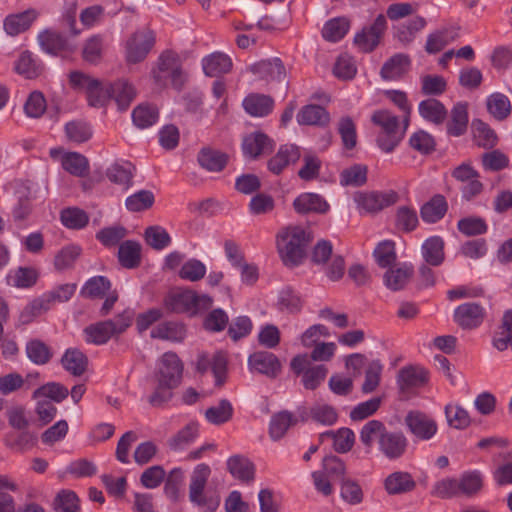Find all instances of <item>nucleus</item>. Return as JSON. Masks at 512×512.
<instances>
[{
	"label": "nucleus",
	"instance_id": "obj_31",
	"mask_svg": "<svg viewBox=\"0 0 512 512\" xmlns=\"http://www.w3.org/2000/svg\"><path fill=\"white\" fill-rule=\"evenodd\" d=\"M486 108L488 113L497 121L506 120L512 110L509 98L500 92L492 93L487 97Z\"/></svg>",
	"mask_w": 512,
	"mask_h": 512
},
{
	"label": "nucleus",
	"instance_id": "obj_27",
	"mask_svg": "<svg viewBox=\"0 0 512 512\" xmlns=\"http://www.w3.org/2000/svg\"><path fill=\"white\" fill-rule=\"evenodd\" d=\"M61 364L73 376H81L88 366L87 356L78 348H69L61 358Z\"/></svg>",
	"mask_w": 512,
	"mask_h": 512
},
{
	"label": "nucleus",
	"instance_id": "obj_64",
	"mask_svg": "<svg viewBox=\"0 0 512 512\" xmlns=\"http://www.w3.org/2000/svg\"><path fill=\"white\" fill-rule=\"evenodd\" d=\"M154 195L149 190H140L137 193L129 196L125 205L129 211L140 212L149 209L154 204Z\"/></svg>",
	"mask_w": 512,
	"mask_h": 512
},
{
	"label": "nucleus",
	"instance_id": "obj_61",
	"mask_svg": "<svg viewBox=\"0 0 512 512\" xmlns=\"http://www.w3.org/2000/svg\"><path fill=\"white\" fill-rule=\"evenodd\" d=\"M373 255L380 267L386 268L391 266L397 259L394 242L390 240L380 242L376 246Z\"/></svg>",
	"mask_w": 512,
	"mask_h": 512
},
{
	"label": "nucleus",
	"instance_id": "obj_58",
	"mask_svg": "<svg viewBox=\"0 0 512 512\" xmlns=\"http://www.w3.org/2000/svg\"><path fill=\"white\" fill-rule=\"evenodd\" d=\"M54 508L58 512H79V498L74 491L61 490L54 499Z\"/></svg>",
	"mask_w": 512,
	"mask_h": 512
},
{
	"label": "nucleus",
	"instance_id": "obj_19",
	"mask_svg": "<svg viewBox=\"0 0 512 512\" xmlns=\"http://www.w3.org/2000/svg\"><path fill=\"white\" fill-rule=\"evenodd\" d=\"M242 149L245 156L256 159L262 154L272 151V140L262 132H254L243 139Z\"/></svg>",
	"mask_w": 512,
	"mask_h": 512
},
{
	"label": "nucleus",
	"instance_id": "obj_50",
	"mask_svg": "<svg viewBox=\"0 0 512 512\" xmlns=\"http://www.w3.org/2000/svg\"><path fill=\"white\" fill-rule=\"evenodd\" d=\"M199 430L198 423L190 422L173 437L168 440V446L172 450L183 449L186 445L191 443L197 436Z\"/></svg>",
	"mask_w": 512,
	"mask_h": 512
},
{
	"label": "nucleus",
	"instance_id": "obj_23",
	"mask_svg": "<svg viewBox=\"0 0 512 512\" xmlns=\"http://www.w3.org/2000/svg\"><path fill=\"white\" fill-rule=\"evenodd\" d=\"M468 127V105L458 102L453 106L449 114L446 128L451 136L458 137L467 131Z\"/></svg>",
	"mask_w": 512,
	"mask_h": 512
},
{
	"label": "nucleus",
	"instance_id": "obj_13",
	"mask_svg": "<svg viewBox=\"0 0 512 512\" xmlns=\"http://www.w3.org/2000/svg\"><path fill=\"white\" fill-rule=\"evenodd\" d=\"M397 194L393 191L387 193H379V192H368V193H359L355 197V201L358 204V207L363 209L367 213H377L388 207L393 205L397 201Z\"/></svg>",
	"mask_w": 512,
	"mask_h": 512
},
{
	"label": "nucleus",
	"instance_id": "obj_15",
	"mask_svg": "<svg viewBox=\"0 0 512 512\" xmlns=\"http://www.w3.org/2000/svg\"><path fill=\"white\" fill-rule=\"evenodd\" d=\"M248 364L251 370L271 378L276 377L281 370L279 359L273 353L267 351H259L250 355Z\"/></svg>",
	"mask_w": 512,
	"mask_h": 512
},
{
	"label": "nucleus",
	"instance_id": "obj_55",
	"mask_svg": "<svg viewBox=\"0 0 512 512\" xmlns=\"http://www.w3.org/2000/svg\"><path fill=\"white\" fill-rule=\"evenodd\" d=\"M349 29V22L345 18H334L329 20L322 29V36L325 40L336 42L342 39Z\"/></svg>",
	"mask_w": 512,
	"mask_h": 512
},
{
	"label": "nucleus",
	"instance_id": "obj_41",
	"mask_svg": "<svg viewBox=\"0 0 512 512\" xmlns=\"http://www.w3.org/2000/svg\"><path fill=\"white\" fill-rule=\"evenodd\" d=\"M42 70L43 67L36 62L28 50L23 51L15 62V71L26 79L37 78Z\"/></svg>",
	"mask_w": 512,
	"mask_h": 512
},
{
	"label": "nucleus",
	"instance_id": "obj_51",
	"mask_svg": "<svg viewBox=\"0 0 512 512\" xmlns=\"http://www.w3.org/2000/svg\"><path fill=\"white\" fill-rule=\"evenodd\" d=\"M111 288V282L104 276L90 278L81 290V295L86 298H102Z\"/></svg>",
	"mask_w": 512,
	"mask_h": 512
},
{
	"label": "nucleus",
	"instance_id": "obj_42",
	"mask_svg": "<svg viewBox=\"0 0 512 512\" xmlns=\"http://www.w3.org/2000/svg\"><path fill=\"white\" fill-rule=\"evenodd\" d=\"M297 423V418L288 411H281L272 416L270 422V436L273 440L281 439L289 427Z\"/></svg>",
	"mask_w": 512,
	"mask_h": 512
},
{
	"label": "nucleus",
	"instance_id": "obj_12",
	"mask_svg": "<svg viewBox=\"0 0 512 512\" xmlns=\"http://www.w3.org/2000/svg\"><path fill=\"white\" fill-rule=\"evenodd\" d=\"M38 16L39 13L34 8L9 14L3 20V29L7 35L15 37L28 31Z\"/></svg>",
	"mask_w": 512,
	"mask_h": 512
},
{
	"label": "nucleus",
	"instance_id": "obj_29",
	"mask_svg": "<svg viewBox=\"0 0 512 512\" xmlns=\"http://www.w3.org/2000/svg\"><path fill=\"white\" fill-rule=\"evenodd\" d=\"M274 106V100L264 94H250L243 101L245 111L255 117L268 115Z\"/></svg>",
	"mask_w": 512,
	"mask_h": 512
},
{
	"label": "nucleus",
	"instance_id": "obj_24",
	"mask_svg": "<svg viewBox=\"0 0 512 512\" xmlns=\"http://www.w3.org/2000/svg\"><path fill=\"white\" fill-rule=\"evenodd\" d=\"M416 482L408 472L396 471L386 477L384 487L389 495L403 494L412 491Z\"/></svg>",
	"mask_w": 512,
	"mask_h": 512
},
{
	"label": "nucleus",
	"instance_id": "obj_60",
	"mask_svg": "<svg viewBox=\"0 0 512 512\" xmlns=\"http://www.w3.org/2000/svg\"><path fill=\"white\" fill-rule=\"evenodd\" d=\"M158 109L152 105H139L133 110L132 118L134 124L139 128H147L158 119Z\"/></svg>",
	"mask_w": 512,
	"mask_h": 512
},
{
	"label": "nucleus",
	"instance_id": "obj_44",
	"mask_svg": "<svg viewBox=\"0 0 512 512\" xmlns=\"http://www.w3.org/2000/svg\"><path fill=\"white\" fill-rule=\"evenodd\" d=\"M196 294L192 291H184L173 294L166 300V306L169 310L177 313L188 312L194 314V304Z\"/></svg>",
	"mask_w": 512,
	"mask_h": 512
},
{
	"label": "nucleus",
	"instance_id": "obj_9",
	"mask_svg": "<svg viewBox=\"0 0 512 512\" xmlns=\"http://www.w3.org/2000/svg\"><path fill=\"white\" fill-rule=\"evenodd\" d=\"M485 317V308L474 302L459 305L454 311V321L465 330H472L479 327Z\"/></svg>",
	"mask_w": 512,
	"mask_h": 512
},
{
	"label": "nucleus",
	"instance_id": "obj_16",
	"mask_svg": "<svg viewBox=\"0 0 512 512\" xmlns=\"http://www.w3.org/2000/svg\"><path fill=\"white\" fill-rule=\"evenodd\" d=\"M301 157L300 148L295 144L282 145L277 153L268 161V169L279 175L287 166L295 164Z\"/></svg>",
	"mask_w": 512,
	"mask_h": 512
},
{
	"label": "nucleus",
	"instance_id": "obj_22",
	"mask_svg": "<svg viewBox=\"0 0 512 512\" xmlns=\"http://www.w3.org/2000/svg\"><path fill=\"white\" fill-rule=\"evenodd\" d=\"M293 207L299 214H308L311 212L324 214L330 206L327 201L315 193H303L293 202Z\"/></svg>",
	"mask_w": 512,
	"mask_h": 512
},
{
	"label": "nucleus",
	"instance_id": "obj_3",
	"mask_svg": "<svg viewBox=\"0 0 512 512\" xmlns=\"http://www.w3.org/2000/svg\"><path fill=\"white\" fill-rule=\"evenodd\" d=\"M134 317L132 310L126 309L113 319L100 321L85 328L87 341L96 345L107 343L112 337L122 334L131 325Z\"/></svg>",
	"mask_w": 512,
	"mask_h": 512
},
{
	"label": "nucleus",
	"instance_id": "obj_49",
	"mask_svg": "<svg viewBox=\"0 0 512 512\" xmlns=\"http://www.w3.org/2000/svg\"><path fill=\"white\" fill-rule=\"evenodd\" d=\"M367 181V167L361 164H354L340 173V184L342 186L359 187Z\"/></svg>",
	"mask_w": 512,
	"mask_h": 512
},
{
	"label": "nucleus",
	"instance_id": "obj_52",
	"mask_svg": "<svg viewBox=\"0 0 512 512\" xmlns=\"http://www.w3.org/2000/svg\"><path fill=\"white\" fill-rule=\"evenodd\" d=\"M426 25V21L422 17H414L407 23L402 24L398 27L396 32V38L404 45L410 44L416 34L422 30Z\"/></svg>",
	"mask_w": 512,
	"mask_h": 512
},
{
	"label": "nucleus",
	"instance_id": "obj_38",
	"mask_svg": "<svg viewBox=\"0 0 512 512\" xmlns=\"http://www.w3.org/2000/svg\"><path fill=\"white\" fill-rule=\"evenodd\" d=\"M136 95L134 87L126 80L110 84V98H113L120 110H125Z\"/></svg>",
	"mask_w": 512,
	"mask_h": 512
},
{
	"label": "nucleus",
	"instance_id": "obj_39",
	"mask_svg": "<svg viewBox=\"0 0 512 512\" xmlns=\"http://www.w3.org/2000/svg\"><path fill=\"white\" fill-rule=\"evenodd\" d=\"M134 171L135 167L131 163H115L107 169L106 175L111 182L128 189L132 185Z\"/></svg>",
	"mask_w": 512,
	"mask_h": 512
},
{
	"label": "nucleus",
	"instance_id": "obj_5",
	"mask_svg": "<svg viewBox=\"0 0 512 512\" xmlns=\"http://www.w3.org/2000/svg\"><path fill=\"white\" fill-rule=\"evenodd\" d=\"M152 73L155 83L160 87L165 86L170 79L172 85L180 89L185 81L178 56L171 51H165L160 55Z\"/></svg>",
	"mask_w": 512,
	"mask_h": 512
},
{
	"label": "nucleus",
	"instance_id": "obj_4",
	"mask_svg": "<svg viewBox=\"0 0 512 512\" xmlns=\"http://www.w3.org/2000/svg\"><path fill=\"white\" fill-rule=\"evenodd\" d=\"M371 122L380 128L377 144L386 153L392 152L403 138L399 128V119L390 111L379 109L371 115Z\"/></svg>",
	"mask_w": 512,
	"mask_h": 512
},
{
	"label": "nucleus",
	"instance_id": "obj_54",
	"mask_svg": "<svg viewBox=\"0 0 512 512\" xmlns=\"http://www.w3.org/2000/svg\"><path fill=\"white\" fill-rule=\"evenodd\" d=\"M81 254V248L77 245H68L62 248L54 257V267L58 271H64L73 267Z\"/></svg>",
	"mask_w": 512,
	"mask_h": 512
},
{
	"label": "nucleus",
	"instance_id": "obj_2",
	"mask_svg": "<svg viewBox=\"0 0 512 512\" xmlns=\"http://www.w3.org/2000/svg\"><path fill=\"white\" fill-rule=\"evenodd\" d=\"M311 241L309 233L300 226L282 228L276 236L277 250L283 263L294 267L306 257V247Z\"/></svg>",
	"mask_w": 512,
	"mask_h": 512
},
{
	"label": "nucleus",
	"instance_id": "obj_43",
	"mask_svg": "<svg viewBox=\"0 0 512 512\" xmlns=\"http://www.w3.org/2000/svg\"><path fill=\"white\" fill-rule=\"evenodd\" d=\"M62 167L64 170L77 177H84L89 171L87 158L77 152L65 153L62 157Z\"/></svg>",
	"mask_w": 512,
	"mask_h": 512
},
{
	"label": "nucleus",
	"instance_id": "obj_11",
	"mask_svg": "<svg viewBox=\"0 0 512 512\" xmlns=\"http://www.w3.org/2000/svg\"><path fill=\"white\" fill-rule=\"evenodd\" d=\"M252 74L261 80L270 82H284L286 70L279 58H271L258 61L249 67Z\"/></svg>",
	"mask_w": 512,
	"mask_h": 512
},
{
	"label": "nucleus",
	"instance_id": "obj_37",
	"mask_svg": "<svg viewBox=\"0 0 512 512\" xmlns=\"http://www.w3.org/2000/svg\"><path fill=\"white\" fill-rule=\"evenodd\" d=\"M301 125H325L329 122L328 112L319 105L309 104L301 108L297 114Z\"/></svg>",
	"mask_w": 512,
	"mask_h": 512
},
{
	"label": "nucleus",
	"instance_id": "obj_14",
	"mask_svg": "<svg viewBox=\"0 0 512 512\" xmlns=\"http://www.w3.org/2000/svg\"><path fill=\"white\" fill-rule=\"evenodd\" d=\"M210 467L206 464H199L193 470L189 485V500L198 505L205 506L207 498L205 495V487L210 476Z\"/></svg>",
	"mask_w": 512,
	"mask_h": 512
},
{
	"label": "nucleus",
	"instance_id": "obj_28",
	"mask_svg": "<svg viewBox=\"0 0 512 512\" xmlns=\"http://www.w3.org/2000/svg\"><path fill=\"white\" fill-rule=\"evenodd\" d=\"M202 66L207 76L216 77L231 70L232 60L222 52H214L203 59Z\"/></svg>",
	"mask_w": 512,
	"mask_h": 512
},
{
	"label": "nucleus",
	"instance_id": "obj_46",
	"mask_svg": "<svg viewBox=\"0 0 512 512\" xmlns=\"http://www.w3.org/2000/svg\"><path fill=\"white\" fill-rule=\"evenodd\" d=\"M204 415L210 424L222 425L232 419L233 407L228 400L222 399L217 405L206 409Z\"/></svg>",
	"mask_w": 512,
	"mask_h": 512
},
{
	"label": "nucleus",
	"instance_id": "obj_35",
	"mask_svg": "<svg viewBox=\"0 0 512 512\" xmlns=\"http://www.w3.org/2000/svg\"><path fill=\"white\" fill-rule=\"evenodd\" d=\"M185 327L177 322H164L151 330V337L172 342H181L185 338Z\"/></svg>",
	"mask_w": 512,
	"mask_h": 512
},
{
	"label": "nucleus",
	"instance_id": "obj_21",
	"mask_svg": "<svg viewBox=\"0 0 512 512\" xmlns=\"http://www.w3.org/2000/svg\"><path fill=\"white\" fill-rule=\"evenodd\" d=\"M444 246V240L439 236L427 238L420 248L423 263L434 267L440 266L445 260Z\"/></svg>",
	"mask_w": 512,
	"mask_h": 512
},
{
	"label": "nucleus",
	"instance_id": "obj_45",
	"mask_svg": "<svg viewBox=\"0 0 512 512\" xmlns=\"http://www.w3.org/2000/svg\"><path fill=\"white\" fill-rule=\"evenodd\" d=\"M69 395V390L57 382H49L37 388L32 395L35 400L44 398L46 400L62 402Z\"/></svg>",
	"mask_w": 512,
	"mask_h": 512
},
{
	"label": "nucleus",
	"instance_id": "obj_47",
	"mask_svg": "<svg viewBox=\"0 0 512 512\" xmlns=\"http://www.w3.org/2000/svg\"><path fill=\"white\" fill-rule=\"evenodd\" d=\"M38 39L42 49L52 55H57L67 47L66 38L55 31L45 30Z\"/></svg>",
	"mask_w": 512,
	"mask_h": 512
},
{
	"label": "nucleus",
	"instance_id": "obj_18",
	"mask_svg": "<svg viewBox=\"0 0 512 512\" xmlns=\"http://www.w3.org/2000/svg\"><path fill=\"white\" fill-rule=\"evenodd\" d=\"M428 380L427 372L417 366H407L399 370L397 384L401 393L423 386Z\"/></svg>",
	"mask_w": 512,
	"mask_h": 512
},
{
	"label": "nucleus",
	"instance_id": "obj_63",
	"mask_svg": "<svg viewBox=\"0 0 512 512\" xmlns=\"http://www.w3.org/2000/svg\"><path fill=\"white\" fill-rule=\"evenodd\" d=\"M481 163L485 170L497 172L509 166V158L502 151L494 149L482 154Z\"/></svg>",
	"mask_w": 512,
	"mask_h": 512
},
{
	"label": "nucleus",
	"instance_id": "obj_36",
	"mask_svg": "<svg viewBox=\"0 0 512 512\" xmlns=\"http://www.w3.org/2000/svg\"><path fill=\"white\" fill-rule=\"evenodd\" d=\"M326 438L333 439V447L339 453H345L351 450L355 441L354 432L349 428H341L338 431H327L319 436L320 442Z\"/></svg>",
	"mask_w": 512,
	"mask_h": 512
},
{
	"label": "nucleus",
	"instance_id": "obj_56",
	"mask_svg": "<svg viewBox=\"0 0 512 512\" xmlns=\"http://www.w3.org/2000/svg\"><path fill=\"white\" fill-rule=\"evenodd\" d=\"M482 485L483 481L480 473L476 471L466 472L458 480L459 495L473 496L481 490Z\"/></svg>",
	"mask_w": 512,
	"mask_h": 512
},
{
	"label": "nucleus",
	"instance_id": "obj_1",
	"mask_svg": "<svg viewBox=\"0 0 512 512\" xmlns=\"http://www.w3.org/2000/svg\"><path fill=\"white\" fill-rule=\"evenodd\" d=\"M359 438L368 449H371L376 443L378 452L390 461L403 457L408 447V439L403 432L389 430L379 420H370L365 423L361 428Z\"/></svg>",
	"mask_w": 512,
	"mask_h": 512
},
{
	"label": "nucleus",
	"instance_id": "obj_62",
	"mask_svg": "<svg viewBox=\"0 0 512 512\" xmlns=\"http://www.w3.org/2000/svg\"><path fill=\"white\" fill-rule=\"evenodd\" d=\"M65 134L70 141L83 143L91 138L92 131L87 123L74 120L65 125Z\"/></svg>",
	"mask_w": 512,
	"mask_h": 512
},
{
	"label": "nucleus",
	"instance_id": "obj_48",
	"mask_svg": "<svg viewBox=\"0 0 512 512\" xmlns=\"http://www.w3.org/2000/svg\"><path fill=\"white\" fill-rule=\"evenodd\" d=\"M62 224L69 229H82L89 222L88 214L78 207H68L61 211Z\"/></svg>",
	"mask_w": 512,
	"mask_h": 512
},
{
	"label": "nucleus",
	"instance_id": "obj_20",
	"mask_svg": "<svg viewBox=\"0 0 512 512\" xmlns=\"http://www.w3.org/2000/svg\"><path fill=\"white\" fill-rule=\"evenodd\" d=\"M411 59L409 55L398 53L390 57L382 66L380 75L386 81L398 80L409 70Z\"/></svg>",
	"mask_w": 512,
	"mask_h": 512
},
{
	"label": "nucleus",
	"instance_id": "obj_26",
	"mask_svg": "<svg viewBox=\"0 0 512 512\" xmlns=\"http://www.w3.org/2000/svg\"><path fill=\"white\" fill-rule=\"evenodd\" d=\"M228 155L210 147H204L198 154L200 166L210 172L222 171L228 162Z\"/></svg>",
	"mask_w": 512,
	"mask_h": 512
},
{
	"label": "nucleus",
	"instance_id": "obj_17",
	"mask_svg": "<svg viewBox=\"0 0 512 512\" xmlns=\"http://www.w3.org/2000/svg\"><path fill=\"white\" fill-rule=\"evenodd\" d=\"M183 372V365L179 357L173 352L165 353L161 358L159 380L168 385L178 386Z\"/></svg>",
	"mask_w": 512,
	"mask_h": 512
},
{
	"label": "nucleus",
	"instance_id": "obj_57",
	"mask_svg": "<svg viewBox=\"0 0 512 512\" xmlns=\"http://www.w3.org/2000/svg\"><path fill=\"white\" fill-rule=\"evenodd\" d=\"M26 353L28 358L37 365L48 363L52 357L50 348L38 339L31 340L27 343Z\"/></svg>",
	"mask_w": 512,
	"mask_h": 512
},
{
	"label": "nucleus",
	"instance_id": "obj_8",
	"mask_svg": "<svg viewBox=\"0 0 512 512\" xmlns=\"http://www.w3.org/2000/svg\"><path fill=\"white\" fill-rule=\"evenodd\" d=\"M387 21L384 15L376 17L373 24L364 27L354 37L355 45L363 52L373 51L380 43V39L386 30Z\"/></svg>",
	"mask_w": 512,
	"mask_h": 512
},
{
	"label": "nucleus",
	"instance_id": "obj_7",
	"mask_svg": "<svg viewBox=\"0 0 512 512\" xmlns=\"http://www.w3.org/2000/svg\"><path fill=\"white\" fill-rule=\"evenodd\" d=\"M155 43L154 33L145 29L135 32L126 44V59L128 63L143 61Z\"/></svg>",
	"mask_w": 512,
	"mask_h": 512
},
{
	"label": "nucleus",
	"instance_id": "obj_6",
	"mask_svg": "<svg viewBox=\"0 0 512 512\" xmlns=\"http://www.w3.org/2000/svg\"><path fill=\"white\" fill-rule=\"evenodd\" d=\"M290 367L296 375H302V384L309 390H315L324 381L328 373L325 365H312L308 354L296 355L291 360Z\"/></svg>",
	"mask_w": 512,
	"mask_h": 512
},
{
	"label": "nucleus",
	"instance_id": "obj_34",
	"mask_svg": "<svg viewBox=\"0 0 512 512\" xmlns=\"http://www.w3.org/2000/svg\"><path fill=\"white\" fill-rule=\"evenodd\" d=\"M413 276L411 267L389 268L383 275L385 286L391 291L404 289Z\"/></svg>",
	"mask_w": 512,
	"mask_h": 512
},
{
	"label": "nucleus",
	"instance_id": "obj_33",
	"mask_svg": "<svg viewBox=\"0 0 512 512\" xmlns=\"http://www.w3.org/2000/svg\"><path fill=\"white\" fill-rule=\"evenodd\" d=\"M447 209L445 197L437 194L421 207L420 215L424 222L435 223L444 217Z\"/></svg>",
	"mask_w": 512,
	"mask_h": 512
},
{
	"label": "nucleus",
	"instance_id": "obj_10",
	"mask_svg": "<svg viewBox=\"0 0 512 512\" xmlns=\"http://www.w3.org/2000/svg\"><path fill=\"white\" fill-rule=\"evenodd\" d=\"M405 424L409 431L416 438L421 440L431 439L438 430L437 423L434 419L417 411H411L406 415Z\"/></svg>",
	"mask_w": 512,
	"mask_h": 512
},
{
	"label": "nucleus",
	"instance_id": "obj_40",
	"mask_svg": "<svg viewBox=\"0 0 512 512\" xmlns=\"http://www.w3.org/2000/svg\"><path fill=\"white\" fill-rule=\"evenodd\" d=\"M474 136L479 147L492 149L497 145L498 136L496 132L485 122L476 119L472 122Z\"/></svg>",
	"mask_w": 512,
	"mask_h": 512
},
{
	"label": "nucleus",
	"instance_id": "obj_25",
	"mask_svg": "<svg viewBox=\"0 0 512 512\" xmlns=\"http://www.w3.org/2000/svg\"><path fill=\"white\" fill-rule=\"evenodd\" d=\"M141 244L134 240H126L119 245L118 260L122 267L137 268L141 263Z\"/></svg>",
	"mask_w": 512,
	"mask_h": 512
},
{
	"label": "nucleus",
	"instance_id": "obj_30",
	"mask_svg": "<svg viewBox=\"0 0 512 512\" xmlns=\"http://www.w3.org/2000/svg\"><path fill=\"white\" fill-rule=\"evenodd\" d=\"M227 468L233 477L249 483L254 479L255 467L246 457L235 455L227 460Z\"/></svg>",
	"mask_w": 512,
	"mask_h": 512
},
{
	"label": "nucleus",
	"instance_id": "obj_53",
	"mask_svg": "<svg viewBox=\"0 0 512 512\" xmlns=\"http://www.w3.org/2000/svg\"><path fill=\"white\" fill-rule=\"evenodd\" d=\"M445 415L448 425L452 428L463 430L471 424L468 412L460 405L448 404L445 407Z\"/></svg>",
	"mask_w": 512,
	"mask_h": 512
},
{
	"label": "nucleus",
	"instance_id": "obj_59",
	"mask_svg": "<svg viewBox=\"0 0 512 512\" xmlns=\"http://www.w3.org/2000/svg\"><path fill=\"white\" fill-rule=\"evenodd\" d=\"M146 243L155 250H162L167 247L171 238L167 231L161 226H149L144 232Z\"/></svg>",
	"mask_w": 512,
	"mask_h": 512
},
{
	"label": "nucleus",
	"instance_id": "obj_32",
	"mask_svg": "<svg viewBox=\"0 0 512 512\" xmlns=\"http://www.w3.org/2000/svg\"><path fill=\"white\" fill-rule=\"evenodd\" d=\"M419 114L427 121L435 125L442 124L447 118L445 106L435 98L423 100L418 106Z\"/></svg>",
	"mask_w": 512,
	"mask_h": 512
}]
</instances>
